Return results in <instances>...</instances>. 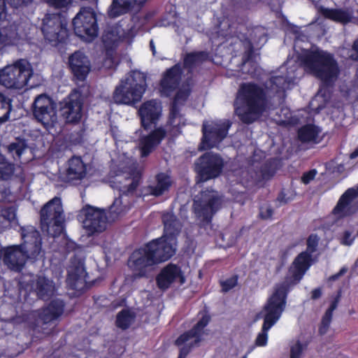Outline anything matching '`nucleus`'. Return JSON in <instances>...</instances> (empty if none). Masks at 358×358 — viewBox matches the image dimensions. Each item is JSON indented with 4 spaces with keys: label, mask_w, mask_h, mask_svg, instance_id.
Listing matches in <instances>:
<instances>
[{
    "label": "nucleus",
    "mask_w": 358,
    "mask_h": 358,
    "mask_svg": "<svg viewBox=\"0 0 358 358\" xmlns=\"http://www.w3.org/2000/svg\"><path fill=\"white\" fill-rule=\"evenodd\" d=\"M72 24L75 34L85 42H92L99 35L96 14L91 7H81Z\"/></svg>",
    "instance_id": "nucleus-8"
},
{
    "label": "nucleus",
    "mask_w": 358,
    "mask_h": 358,
    "mask_svg": "<svg viewBox=\"0 0 358 358\" xmlns=\"http://www.w3.org/2000/svg\"><path fill=\"white\" fill-rule=\"evenodd\" d=\"M319 241L320 238L317 234H311L309 235L306 241L307 247L305 252H308L311 255L316 252L319 244Z\"/></svg>",
    "instance_id": "nucleus-43"
},
{
    "label": "nucleus",
    "mask_w": 358,
    "mask_h": 358,
    "mask_svg": "<svg viewBox=\"0 0 358 358\" xmlns=\"http://www.w3.org/2000/svg\"><path fill=\"white\" fill-rule=\"evenodd\" d=\"M292 199L293 198L292 197L286 196V194L284 190L280 191L277 196V201L280 202L281 204H286Z\"/></svg>",
    "instance_id": "nucleus-57"
},
{
    "label": "nucleus",
    "mask_w": 358,
    "mask_h": 358,
    "mask_svg": "<svg viewBox=\"0 0 358 358\" xmlns=\"http://www.w3.org/2000/svg\"><path fill=\"white\" fill-rule=\"evenodd\" d=\"M269 103L266 87L255 82H246L239 85L233 106L238 119L250 124L266 111Z\"/></svg>",
    "instance_id": "nucleus-1"
},
{
    "label": "nucleus",
    "mask_w": 358,
    "mask_h": 358,
    "mask_svg": "<svg viewBox=\"0 0 358 358\" xmlns=\"http://www.w3.org/2000/svg\"><path fill=\"white\" fill-rule=\"evenodd\" d=\"M127 180H130L131 182L128 185H125L123 186L117 187L122 195L129 196L133 194L138 187L140 185L141 177L140 176H134L132 178H127Z\"/></svg>",
    "instance_id": "nucleus-40"
},
{
    "label": "nucleus",
    "mask_w": 358,
    "mask_h": 358,
    "mask_svg": "<svg viewBox=\"0 0 358 358\" xmlns=\"http://www.w3.org/2000/svg\"><path fill=\"white\" fill-rule=\"evenodd\" d=\"M182 73V69L179 64L166 70L159 82V91L162 96L169 97L178 88Z\"/></svg>",
    "instance_id": "nucleus-21"
},
{
    "label": "nucleus",
    "mask_w": 358,
    "mask_h": 358,
    "mask_svg": "<svg viewBox=\"0 0 358 358\" xmlns=\"http://www.w3.org/2000/svg\"><path fill=\"white\" fill-rule=\"evenodd\" d=\"M322 289L320 287L315 288L311 292V299L313 300L318 299L322 296Z\"/></svg>",
    "instance_id": "nucleus-58"
},
{
    "label": "nucleus",
    "mask_w": 358,
    "mask_h": 358,
    "mask_svg": "<svg viewBox=\"0 0 358 358\" xmlns=\"http://www.w3.org/2000/svg\"><path fill=\"white\" fill-rule=\"evenodd\" d=\"M276 164L273 159L266 161L260 168L261 176L264 180H269L276 173Z\"/></svg>",
    "instance_id": "nucleus-41"
},
{
    "label": "nucleus",
    "mask_w": 358,
    "mask_h": 358,
    "mask_svg": "<svg viewBox=\"0 0 358 358\" xmlns=\"http://www.w3.org/2000/svg\"><path fill=\"white\" fill-rule=\"evenodd\" d=\"M180 285L185 282V277L181 268L173 263L163 267L156 276L157 287L162 291L169 289L173 283L178 281Z\"/></svg>",
    "instance_id": "nucleus-19"
},
{
    "label": "nucleus",
    "mask_w": 358,
    "mask_h": 358,
    "mask_svg": "<svg viewBox=\"0 0 358 358\" xmlns=\"http://www.w3.org/2000/svg\"><path fill=\"white\" fill-rule=\"evenodd\" d=\"M190 92L189 89H179L173 97V102L178 104L185 103L189 96Z\"/></svg>",
    "instance_id": "nucleus-46"
},
{
    "label": "nucleus",
    "mask_w": 358,
    "mask_h": 358,
    "mask_svg": "<svg viewBox=\"0 0 358 358\" xmlns=\"http://www.w3.org/2000/svg\"><path fill=\"white\" fill-rule=\"evenodd\" d=\"M101 40L107 50H113L118 45L119 36L114 29L110 27L103 31Z\"/></svg>",
    "instance_id": "nucleus-36"
},
{
    "label": "nucleus",
    "mask_w": 358,
    "mask_h": 358,
    "mask_svg": "<svg viewBox=\"0 0 358 358\" xmlns=\"http://www.w3.org/2000/svg\"><path fill=\"white\" fill-rule=\"evenodd\" d=\"M63 213L59 197L55 196L48 201L39 212L41 230L53 238L59 236L64 229Z\"/></svg>",
    "instance_id": "nucleus-6"
},
{
    "label": "nucleus",
    "mask_w": 358,
    "mask_h": 358,
    "mask_svg": "<svg viewBox=\"0 0 358 358\" xmlns=\"http://www.w3.org/2000/svg\"><path fill=\"white\" fill-rule=\"evenodd\" d=\"M32 113L35 119L48 129L57 122L56 104L52 99L45 94L37 96L32 103Z\"/></svg>",
    "instance_id": "nucleus-13"
},
{
    "label": "nucleus",
    "mask_w": 358,
    "mask_h": 358,
    "mask_svg": "<svg viewBox=\"0 0 358 358\" xmlns=\"http://www.w3.org/2000/svg\"><path fill=\"white\" fill-rule=\"evenodd\" d=\"M27 148V143L24 138H17L15 141L8 145L7 151L17 161L20 160L22 155Z\"/></svg>",
    "instance_id": "nucleus-35"
},
{
    "label": "nucleus",
    "mask_w": 358,
    "mask_h": 358,
    "mask_svg": "<svg viewBox=\"0 0 358 358\" xmlns=\"http://www.w3.org/2000/svg\"><path fill=\"white\" fill-rule=\"evenodd\" d=\"M128 266L135 279L147 278L152 267L157 265L145 244L134 250L128 259Z\"/></svg>",
    "instance_id": "nucleus-14"
},
{
    "label": "nucleus",
    "mask_w": 358,
    "mask_h": 358,
    "mask_svg": "<svg viewBox=\"0 0 358 358\" xmlns=\"http://www.w3.org/2000/svg\"><path fill=\"white\" fill-rule=\"evenodd\" d=\"M83 227L89 235L101 233L106 229L107 216L104 210L87 205L82 210Z\"/></svg>",
    "instance_id": "nucleus-15"
},
{
    "label": "nucleus",
    "mask_w": 358,
    "mask_h": 358,
    "mask_svg": "<svg viewBox=\"0 0 358 358\" xmlns=\"http://www.w3.org/2000/svg\"><path fill=\"white\" fill-rule=\"evenodd\" d=\"M238 276L237 275H234L231 277L223 280L220 282L222 290L224 292H227L234 287H235L238 284Z\"/></svg>",
    "instance_id": "nucleus-45"
},
{
    "label": "nucleus",
    "mask_w": 358,
    "mask_h": 358,
    "mask_svg": "<svg viewBox=\"0 0 358 358\" xmlns=\"http://www.w3.org/2000/svg\"><path fill=\"white\" fill-rule=\"evenodd\" d=\"M11 110V99L0 93V124L8 120Z\"/></svg>",
    "instance_id": "nucleus-37"
},
{
    "label": "nucleus",
    "mask_w": 358,
    "mask_h": 358,
    "mask_svg": "<svg viewBox=\"0 0 358 358\" xmlns=\"http://www.w3.org/2000/svg\"><path fill=\"white\" fill-rule=\"evenodd\" d=\"M302 62L309 73L320 80L324 86H333L338 77L340 69L338 62L327 51H310L303 56Z\"/></svg>",
    "instance_id": "nucleus-4"
},
{
    "label": "nucleus",
    "mask_w": 358,
    "mask_h": 358,
    "mask_svg": "<svg viewBox=\"0 0 358 358\" xmlns=\"http://www.w3.org/2000/svg\"><path fill=\"white\" fill-rule=\"evenodd\" d=\"M222 197L217 192L206 189L201 191L198 199H194L192 211L198 220L205 224L211 223L214 215L221 208Z\"/></svg>",
    "instance_id": "nucleus-9"
},
{
    "label": "nucleus",
    "mask_w": 358,
    "mask_h": 358,
    "mask_svg": "<svg viewBox=\"0 0 358 358\" xmlns=\"http://www.w3.org/2000/svg\"><path fill=\"white\" fill-rule=\"evenodd\" d=\"M338 306V299H335L330 304L329 307L327 310L329 313H333L334 310Z\"/></svg>",
    "instance_id": "nucleus-59"
},
{
    "label": "nucleus",
    "mask_w": 358,
    "mask_h": 358,
    "mask_svg": "<svg viewBox=\"0 0 358 358\" xmlns=\"http://www.w3.org/2000/svg\"><path fill=\"white\" fill-rule=\"evenodd\" d=\"M270 83L272 87H276L277 91L284 90L287 85V78L282 76H272Z\"/></svg>",
    "instance_id": "nucleus-44"
},
{
    "label": "nucleus",
    "mask_w": 358,
    "mask_h": 358,
    "mask_svg": "<svg viewBox=\"0 0 358 358\" xmlns=\"http://www.w3.org/2000/svg\"><path fill=\"white\" fill-rule=\"evenodd\" d=\"M162 220L164 224V234L162 236H165L166 238L171 239V241L176 242L177 237L182 229L180 220L173 213L169 212L162 215Z\"/></svg>",
    "instance_id": "nucleus-27"
},
{
    "label": "nucleus",
    "mask_w": 358,
    "mask_h": 358,
    "mask_svg": "<svg viewBox=\"0 0 358 358\" xmlns=\"http://www.w3.org/2000/svg\"><path fill=\"white\" fill-rule=\"evenodd\" d=\"M304 347L300 341H297L295 345L291 347L290 358H300L303 351Z\"/></svg>",
    "instance_id": "nucleus-52"
},
{
    "label": "nucleus",
    "mask_w": 358,
    "mask_h": 358,
    "mask_svg": "<svg viewBox=\"0 0 358 358\" xmlns=\"http://www.w3.org/2000/svg\"><path fill=\"white\" fill-rule=\"evenodd\" d=\"M347 271V269L345 268H342L338 273H337L338 274H339V276L343 275L345 272Z\"/></svg>",
    "instance_id": "nucleus-63"
},
{
    "label": "nucleus",
    "mask_w": 358,
    "mask_h": 358,
    "mask_svg": "<svg viewBox=\"0 0 358 358\" xmlns=\"http://www.w3.org/2000/svg\"><path fill=\"white\" fill-rule=\"evenodd\" d=\"M36 291L38 298L47 300L54 294L55 285L52 280L45 277L38 278L36 285Z\"/></svg>",
    "instance_id": "nucleus-31"
},
{
    "label": "nucleus",
    "mask_w": 358,
    "mask_h": 358,
    "mask_svg": "<svg viewBox=\"0 0 358 358\" xmlns=\"http://www.w3.org/2000/svg\"><path fill=\"white\" fill-rule=\"evenodd\" d=\"M209 59V53L206 51H197L187 53L183 59V64L185 68L192 69Z\"/></svg>",
    "instance_id": "nucleus-34"
},
{
    "label": "nucleus",
    "mask_w": 358,
    "mask_h": 358,
    "mask_svg": "<svg viewBox=\"0 0 358 358\" xmlns=\"http://www.w3.org/2000/svg\"><path fill=\"white\" fill-rule=\"evenodd\" d=\"M178 105V103L172 101L170 109V114L167 121L168 124L173 125L176 118L179 115Z\"/></svg>",
    "instance_id": "nucleus-53"
},
{
    "label": "nucleus",
    "mask_w": 358,
    "mask_h": 358,
    "mask_svg": "<svg viewBox=\"0 0 358 358\" xmlns=\"http://www.w3.org/2000/svg\"><path fill=\"white\" fill-rule=\"evenodd\" d=\"M15 171L13 164L8 162L6 158L0 154V180H8L11 178Z\"/></svg>",
    "instance_id": "nucleus-39"
},
{
    "label": "nucleus",
    "mask_w": 358,
    "mask_h": 358,
    "mask_svg": "<svg viewBox=\"0 0 358 358\" xmlns=\"http://www.w3.org/2000/svg\"><path fill=\"white\" fill-rule=\"evenodd\" d=\"M33 73L31 64L20 59L0 70V84L6 88L21 90L27 85Z\"/></svg>",
    "instance_id": "nucleus-7"
},
{
    "label": "nucleus",
    "mask_w": 358,
    "mask_h": 358,
    "mask_svg": "<svg viewBox=\"0 0 358 358\" xmlns=\"http://www.w3.org/2000/svg\"><path fill=\"white\" fill-rule=\"evenodd\" d=\"M273 209L270 205H262L259 208V217L266 220L272 218Z\"/></svg>",
    "instance_id": "nucleus-49"
},
{
    "label": "nucleus",
    "mask_w": 358,
    "mask_h": 358,
    "mask_svg": "<svg viewBox=\"0 0 358 358\" xmlns=\"http://www.w3.org/2000/svg\"><path fill=\"white\" fill-rule=\"evenodd\" d=\"M321 130L317 126L307 124L299 129L298 138L302 143L316 142Z\"/></svg>",
    "instance_id": "nucleus-32"
},
{
    "label": "nucleus",
    "mask_w": 358,
    "mask_h": 358,
    "mask_svg": "<svg viewBox=\"0 0 358 358\" xmlns=\"http://www.w3.org/2000/svg\"><path fill=\"white\" fill-rule=\"evenodd\" d=\"M358 197V187L348 188L339 198L332 213L339 218H344L354 215L358 210L353 201Z\"/></svg>",
    "instance_id": "nucleus-23"
},
{
    "label": "nucleus",
    "mask_w": 358,
    "mask_h": 358,
    "mask_svg": "<svg viewBox=\"0 0 358 358\" xmlns=\"http://www.w3.org/2000/svg\"><path fill=\"white\" fill-rule=\"evenodd\" d=\"M41 30L45 39L54 46L66 43L69 38L67 22L59 13L46 14L43 20Z\"/></svg>",
    "instance_id": "nucleus-10"
},
{
    "label": "nucleus",
    "mask_w": 358,
    "mask_h": 358,
    "mask_svg": "<svg viewBox=\"0 0 358 358\" xmlns=\"http://www.w3.org/2000/svg\"><path fill=\"white\" fill-rule=\"evenodd\" d=\"M352 48L357 52V59H358V40H357V41H355L354 42Z\"/></svg>",
    "instance_id": "nucleus-61"
},
{
    "label": "nucleus",
    "mask_w": 358,
    "mask_h": 358,
    "mask_svg": "<svg viewBox=\"0 0 358 358\" xmlns=\"http://www.w3.org/2000/svg\"><path fill=\"white\" fill-rule=\"evenodd\" d=\"M81 94L74 90L61 102L60 110L67 123L77 124L83 116Z\"/></svg>",
    "instance_id": "nucleus-16"
},
{
    "label": "nucleus",
    "mask_w": 358,
    "mask_h": 358,
    "mask_svg": "<svg viewBox=\"0 0 358 358\" xmlns=\"http://www.w3.org/2000/svg\"><path fill=\"white\" fill-rule=\"evenodd\" d=\"M138 115L141 126L145 131H148L155 127L162 115L161 103L156 99L145 101L140 107Z\"/></svg>",
    "instance_id": "nucleus-18"
},
{
    "label": "nucleus",
    "mask_w": 358,
    "mask_h": 358,
    "mask_svg": "<svg viewBox=\"0 0 358 358\" xmlns=\"http://www.w3.org/2000/svg\"><path fill=\"white\" fill-rule=\"evenodd\" d=\"M176 242L171 241L165 236L145 243L146 248L148 249L154 261L157 262V265L168 261L176 254Z\"/></svg>",
    "instance_id": "nucleus-17"
},
{
    "label": "nucleus",
    "mask_w": 358,
    "mask_h": 358,
    "mask_svg": "<svg viewBox=\"0 0 358 358\" xmlns=\"http://www.w3.org/2000/svg\"><path fill=\"white\" fill-rule=\"evenodd\" d=\"M150 49H151L153 55H155V52H156V50H155V46L154 45V43H153L152 40H151L150 42Z\"/></svg>",
    "instance_id": "nucleus-62"
},
{
    "label": "nucleus",
    "mask_w": 358,
    "mask_h": 358,
    "mask_svg": "<svg viewBox=\"0 0 358 358\" xmlns=\"http://www.w3.org/2000/svg\"><path fill=\"white\" fill-rule=\"evenodd\" d=\"M72 141L74 144H80V143H83V135L81 134H79L76 138L72 139Z\"/></svg>",
    "instance_id": "nucleus-60"
},
{
    "label": "nucleus",
    "mask_w": 358,
    "mask_h": 358,
    "mask_svg": "<svg viewBox=\"0 0 358 358\" xmlns=\"http://www.w3.org/2000/svg\"><path fill=\"white\" fill-rule=\"evenodd\" d=\"M317 171L315 169H311L308 171L304 172L301 176V182L305 184H309L317 175Z\"/></svg>",
    "instance_id": "nucleus-54"
},
{
    "label": "nucleus",
    "mask_w": 358,
    "mask_h": 358,
    "mask_svg": "<svg viewBox=\"0 0 358 358\" xmlns=\"http://www.w3.org/2000/svg\"><path fill=\"white\" fill-rule=\"evenodd\" d=\"M69 67L76 80L84 81L91 71L92 65L89 57L80 50H77L69 56Z\"/></svg>",
    "instance_id": "nucleus-22"
},
{
    "label": "nucleus",
    "mask_w": 358,
    "mask_h": 358,
    "mask_svg": "<svg viewBox=\"0 0 358 358\" xmlns=\"http://www.w3.org/2000/svg\"><path fill=\"white\" fill-rule=\"evenodd\" d=\"M50 6L57 9L67 8L71 3V0H43Z\"/></svg>",
    "instance_id": "nucleus-51"
},
{
    "label": "nucleus",
    "mask_w": 358,
    "mask_h": 358,
    "mask_svg": "<svg viewBox=\"0 0 358 358\" xmlns=\"http://www.w3.org/2000/svg\"><path fill=\"white\" fill-rule=\"evenodd\" d=\"M333 313H329L328 311L325 312L324 315L322 319L321 326L319 328V332L320 334H324L329 328Z\"/></svg>",
    "instance_id": "nucleus-50"
},
{
    "label": "nucleus",
    "mask_w": 358,
    "mask_h": 358,
    "mask_svg": "<svg viewBox=\"0 0 358 358\" xmlns=\"http://www.w3.org/2000/svg\"><path fill=\"white\" fill-rule=\"evenodd\" d=\"M358 157V148L352 153V157Z\"/></svg>",
    "instance_id": "nucleus-64"
},
{
    "label": "nucleus",
    "mask_w": 358,
    "mask_h": 358,
    "mask_svg": "<svg viewBox=\"0 0 358 358\" xmlns=\"http://www.w3.org/2000/svg\"><path fill=\"white\" fill-rule=\"evenodd\" d=\"M137 0H113L110 15L118 17L132 11L136 5Z\"/></svg>",
    "instance_id": "nucleus-30"
},
{
    "label": "nucleus",
    "mask_w": 358,
    "mask_h": 358,
    "mask_svg": "<svg viewBox=\"0 0 358 358\" xmlns=\"http://www.w3.org/2000/svg\"><path fill=\"white\" fill-rule=\"evenodd\" d=\"M289 292L288 285L282 284L275 288L273 294L267 299L259 316L263 315L264 322L262 331L258 334L255 345L265 346L268 341V331L278 321L285 309Z\"/></svg>",
    "instance_id": "nucleus-3"
},
{
    "label": "nucleus",
    "mask_w": 358,
    "mask_h": 358,
    "mask_svg": "<svg viewBox=\"0 0 358 358\" xmlns=\"http://www.w3.org/2000/svg\"><path fill=\"white\" fill-rule=\"evenodd\" d=\"M355 239V237H352V233L350 231H345L343 232L341 243L344 245L350 246L353 243Z\"/></svg>",
    "instance_id": "nucleus-55"
},
{
    "label": "nucleus",
    "mask_w": 358,
    "mask_h": 358,
    "mask_svg": "<svg viewBox=\"0 0 358 358\" xmlns=\"http://www.w3.org/2000/svg\"><path fill=\"white\" fill-rule=\"evenodd\" d=\"M156 185H150V194L158 197L168 192L172 185V180L168 174L160 172L155 176Z\"/></svg>",
    "instance_id": "nucleus-29"
},
{
    "label": "nucleus",
    "mask_w": 358,
    "mask_h": 358,
    "mask_svg": "<svg viewBox=\"0 0 358 358\" xmlns=\"http://www.w3.org/2000/svg\"><path fill=\"white\" fill-rule=\"evenodd\" d=\"M224 166V160L219 154L207 152L196 161L195 171L199 181L206 182L220 176Z\"/></svg>",
    "instance_id": "nucleus-12"
},
{
    "label": "nucleus",
    "mask_w": 358,
    "mask_h": 358,
    "mask_svg": "<svg viewBox=\"0 0 358 358\" xmlns=\"http://www.w3.org/2000/svg\"><path fill=\"white\" fill-rule=\"evenodd\" d=\"M21 244L8 246L3 253V262L12 269H21L27 259H44L42 238L38 230L33 227H21Z\"/></svg>",
    "instance_id": "nucleus-2"
},
{
    "label": "nucleus",
    "mask_w": 358,
    "mask_h": 358,
    "mask_svg": "<svg viewBox=\"0 0 358 358\" xmlns=\"http://www.w3.org/2000/svg\"><path fill=\"white\" fill-rule=\"evenodd\" d=\"M318 13L326 19L344 24L350 22L352 18L348 11L338 8H325L322 6L318 8Z\"/></svg>",
    "instance_id": "nucleus-28"
},
{
    "label": "nucleus",
    "mask_w": 358,
    "mask_h": 358,
    "mask_svg": "<svg viewBox=\"0 0 358 358\" xmlns=\"http://www.w3.org/2000/svg\"><path fill=\"white\" fill-rule=\"evenodd\" d=\"M245 43H246L248 48L243 55V64L250 62L254 56V46L250 40L246 39Z\"/></svg>",
    "instance_id": "nucleus-48"
},
{
    "label": "nucleus",
    "mask_w": 358,
    "mask_h": 358,
    "mask_svg": "<svg viewBox=\"0 0 358 358\" xmlns=\"http://www.w3.org/2000/svg\"><path fill=\"white\" fill-rule=\"evenodd\" d=\"M87 174V166L80 156H72L66 163L65 176L69 181L81 180Z\"/></svg>",
    "instance_id": "nucleus-26"
},
{
    "label": "nucleus",
    "mask_w": 358,
    "mask_h": 358,
    "mask_svg": "<svg viewBox=\"0 0 358 358\" xmlns=\"http://www.w3.org/2000/svg\"><path fill=\"white\" fill-rule=\"evenodd\" d=\"M64 309L65 303L62 299H53L38 310V316L44 324H48L58 320Z\"/></svg>",
    "instance_id": "nucleus-25"
},
{
    "label": "nucleus",
    "mask_w": 358,
    "mask_h": 358,
    "mask_svg": "<svg viewBox=\"0 0 358 358\" xmlns=\"http://www.w3.org/2000/svg\"><path fill=\"white\" fill-rule=\"evenodd\" d=\"M136 313L129 308L121 310L116 315L115 326L122 329H128L134 322Z\"/></svg>",
    "instance_id": "nucleus-33"
},
{
    "label": "nucleus",
    "mask_w": 358,
    "mask_h": 358,
    "mask_svg": "<svg viewBox=\"0 0 358 358\" xmlns=\"http://www.w3.org/2000/svg\"><path fill=\"white\" fill-rule=\"evenodd\" d=\"M211 317L207 313L202 315L199 321L188 331L180 334L175 341V345L180 347L178 358H186L194 346L202 341L204 329L210 322Z\"/></svg>",
    "instance_id": "nucleus-11"
},
{
    "label": "nucleus",
    "mask_w": 358,
    "mask_h": 358,
    "mask_svg": "<svg viewBox=\"0 0 358 358\" xmlns=\"http://www.w3.org/2000/svg\"><path fill=\"white\" fill-rule=\"evenodd\" d=\"M306 271L294 268L292 277L294 280L299 282L304 275V274L306 273Z\"/></svg>",
    "instance_id": "nucleus-56"
},
{
    "label": "nucleus",
    "mask_w": 358,
    "mask_h": 358,
    "mask_svg": "<svg viewBox=\"0 0 358 358\" xmlns=\"http://www.w3.org/2000/svg\"><path fill=\"white\" fill-rule=\"evenodd\" d=\"M147 76L138 70L128 73L115 87L113 99L117 104L134 106L140 102L147 89Z\"/></svg>",
    "instance_id": "nucleus-5"
},
{
    "label": "nucleus",
    "mask_w": 358,
    "mask_h": 358,
    "mask_svg": "<svg viewBox=\"0 0 358 358\" xmlns=\"http://www.w3.org/2000/svg\"><path fill=\"white\" fill-rule=\"evenodd\" d=\"M125 206H122L121 198L115 199L109 208V215L113 220L117 219L124 213Z\"/></svg>",
    "instance_id": "nucleus-42"
},
{
    "label": "nucleus",
    "mask_w": 358,
    "mask_h": 358,
    "mask_svg": "<svg viewBox=\"0 0 358 358\" xmlns=\"http://www.w3.org/2000/svg\"><path fill=\"white\" fill-rule=\"evenodd\" d=\"M312 255L308 252L303 251L296 257L292 264L294 268L307 271L312 264Z\"/></svg>",
    "instance_id": "nucleus-38"
},
{
    "label": "nucleus",
    "mask_w": 358,
    "mask_h": 358,
    "mask_svg": "<svg viewBox=\"0 0 358 358\" xmlns=\"http://www.w3.org/2000/svg\"><path fill=\"white\" fill-rule=\"evenodd\" d=\"M1 214L5 220L10 222L16 220V208L13 206L2 208Z\"/></svg>",
    "instance_id": "nucleus-47"
},
{
    "label": "nucleus",
    "mask_w": 358,
    "mask_h": 358,
    "mask_svg": "<svg viewBox=\"0 0 358 358\" xmlns=\"http://www.w3.org/2000/svg\"><path fill=\"white\" fill-rule=\"evenodd\" d=\"M230 124H203L201 144L203 149H211L222 142L227 136Z\"/></svg>",
    "instance_id": "nucleus-20"
},
{
    "label": "nucleus",
    "mask_w": 358,
    "mask_h": 358,
    "mask_svg": "<svg viewBox=\"0 0 358 358\" xmlns=\"http://www.w3.org/2000/svg\"><path fill=\"white\" fill-rule=\"evenodd\" d=\"M167 135L163 127L152 129L148 134L141 137L139 150L142 157H148L162 142Z\"/></svg>",
    "instance_id": "nucleus-24"
}]
</instances>
